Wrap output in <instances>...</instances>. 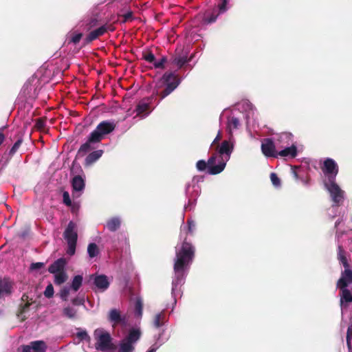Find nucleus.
Returning a JSON list of instances; mask_svg holds the SVG:
<instances>
[{
  "label": "nucleus",
  "instance_id": "nucleus-1",
  "mask_svg": "<svg viewBox=\"0 0 352 352\" xmlns=\"http://www.w3.org/2000/svg\"><path fill=\"white\" fill-rule=\"evenodd\" d=\"M195 247L186 241L185 236L181 245L175 248L174 259V275L172 280L171 297L172 311L177 304V298L182 296V286L185 283L186 276L195 256Z\"/></svg>",
  "mask_w": 352,
  "mask_h": 352
},
{
  "label": "nucleus",
  "instance_id": "nucleus-2",
  "mask_svg": "<svg viewBox=\"0 0 352 352\" xmlns=\"http://www.w3.org/2000/svg\"><path fill=\"white\" fill-rule=\"evenodd\" d=\"M181 80L173 72H166L156 82L152 96L140 100L135 107V117L146 118L155 107L166 96L170 94L180 84Z\"/></svg>",
  "mask_w": 352,
  "mask_h": 352
},
{
  "label": "nucleus",
  "instance_id": "nucleus-3",
  "mask_svg": "<svg viewBox=\"0 0 352 352\" xmlns=\"http://www.w3.org/2000/svg\"><path fill=\"white\" fill-rule=\"evenodd\" d=\"M235 140L232 135L223 140L215 148L214 153L209 158V174L217 175L221 173L230 160L234 151Z\"/></svg>",
  "mask_w": 352,
  "mask_h": 352
},
{
  "label": "nucleus",
  "instance_id": "nucleus-4",
  "mask_svg": "<svg viewBox=\"0 0 352 352\" xmlns=\"http://www.w3.org/2000/svg\"><path fill=\"white\" fill-rule=\"evenodd\" d=\"M116 126L113 120L100 122L96 129L89 135L87 141L82 144L78 151V155L84 156L89 151L96 148V144L100 143L109 134L112 133Z\"/></svg>",
  "mask_w": 352,
  "mask_h": 352
},
{
  "label": "nucleus",
  "instance_id": "nucleus-5",
  "mask_svg": "<svg viewBox=\"0 0 352 352\" xmlns=\"http://www.w3.org/2000/svg\"><path fill=\"white\" fill-rule=\"evenodd\" d=\"M204 177L196 175L192 177L190 182H188L185 187V195L188 202L184 205L185 210H192L197 204V200L199 197L201 188L199 184L203 182Z\"/></svg>",
  "mask_w": 352,
  "mask_h": 352
},
{
  "label": "nucleus",
  "instance_id": "nucleus-6",
  "mask_svg": "<svg viewBox=\"0 0 352 352\" xmlns=\"http://www.w3.org/2000/svg\"><path fill=\"white\" fill-rule=\"evenodd\" d=\"M324 187L329 195L332 201V210H334L333 214L329 215L331 217H336L338 212V207L341 206L345 199V192L337 184L336 180L324 182Z\"/></svg>",
  "mask_w": 352,
  "mask_h": 352
},
{
  "label": "nucleus",
  "instance_id": "nucleus-7",
  "mask_svg": "<svg viewBox=\"0 0 352 352\" xmlns=\"http://www.w3.org/2000/svg\"><path fill=\"white\" fill-rule=\"evenodd\" d=\"M142 334L140 327L130 328L124 337L119 341L116 352H134Z\"/></svg>",
  "mask_w": 352,
  "mask_h": 352
},
{
  "label": "nucleus",
  "instance_id": "nucleus-8",
  "mask_svg": "<svg viewBox=\"0 0 352 352\" xmlns=\"http://www.w3.org/2000/svg\"><path fill=\"white\" fill-rule=\"evenodd\" d=\"M63 237L67 244L66 253L69 256L74 255L78 241L77 225L76 223L72 221L68 223L63 232Z\"/></svg>",
  "mask_w": 352,
  "mask_h": 352
},
{
  "label": "nucleus",
  "instance_id": "nucleus-9",
  "mask_svg": "<svg viewBox=\"0 0 352 352\" xmlns=\"http://www.w3.org/2000/svg\"><path fill=\"white\" fill-rule=\"evenodd\" d=\"M321 169L324 175L323 183L336 180L339 168L338 164L333 159L329 157L324 159Z\"/></svg>",
  "mask_w": 352,
  "mask_h": 352
},
{
  "label": "nucleus",
  "instance_id": "nucleus-10",
  "mask_svg": "<svg viewBox=\"0 0 352 352\" xmlns=\"http://www.w3.org/2000/svg\"><path fill=\"white\" fill-rule=\"evenodd\" d=\"M94 336L97 340L96 343L97 350L105 351L109 349L111 342V337L109 333L102 329H97L94 331Z\"/></svg>",
  "mask_w": 352,
  "mask_h": 352
},
{
  "label": "nucleus",
  "instance_id": "nucleus-11",
  "mask_svg": "<svg viewBox=\"0 0 352 352\" xmlns=\"http://www.w3.org/2000/svg\"><path fill=\"white\" fill-rule=\"evenodd\" d=\"M228 2L229 0H221L211 12H206L204 17V23L209 24L215 22L219 15L225 13L228 10Z\"/></svg>",
  "mask_w": 352,
  "mask_h": 352
},
{
  "label": "nucleus",
  "instance_id": "nucleus-12",
  "mask_svg": "<svg viewBox=\"0 0 352 352\" xmlns=\"http://www.w3.org/2000/svg\"><path fill=\"white\" fill-rule=\"evenodd\" d=\"M47 346L43 340L30 342L29 344L21 345L19 348V352H46Z\"/></svg>",
  "mask_w": 352,
  "mask_h": 352
},
{
  "label": "nucleus",
  "instance_id": "nucleus-13",
  "mask_svg": "<svg viewBox=\"0 0 352 352\" xmlns=\"http://www.w3.org/2000/svg\"><path fill=\"white\" fill-rule=\"evenodd\" d=\"M155 331L153 334L154 343L152 346L159 349L162 345L166 343L168 339L169 336L166 334L167 327L153 329Z\"/></svg>",
  "mask_w": 352,
  "mask_h": 352
},
{
  "label": "nucleus",
  "instance_id": "nucleus-14",
  "mask_svg": "<svg viewBox=\"0 0 352 352\" xmlns=\"http://www.w3.org/2000/svg\"><path fill=\"white\" fill-rule=\"evenodd\" d=\"M90 280L93 281L96 288L102 292L106 291L110 285L108 277L104 274H92L90 276Z\"/></svg>",
  "mask_w": 352,
  "mask_h": 352
},
{
  "label": "nucleus",
  "instance_id": "nucleus-15",
  "mask_svg": "<svg viewBox=\"0 0 352 352\" xmlns=\"http://www.w3.org/2000/svg\"><path fill=\"white\" fill-rule=\"evenodd\" d=\"M107 319L113 327L118 324L125 325L127 322L126 316L122 315L121 312L117 309H111L109 311Z\"/></svg>",
  "mask_w": 352,
  "mask_h": 352
},
{
  "label": "nucleus",
  "instance_id": "nucleus-16",
  "mask_svg": "<svg viewBox=\"0 0 352 352\" xmlns=\"http://www.w3.org/2000/svg\"><path fill=\"white\" fill-rule=\"evenodd\" d=\"M261 151L267 157L277 158L278 152L276 151V145L272 138H266L263 141Z\"/></svg>",
  "mask_w": 352,
  "mask_h": 352
},
{
  "label": "nucleus",
  "instance_id": "nucleus-17",
  "mask_svg": "<svg viewBox=\"0 0 352 352\" xmlns=\"http://www.w3.org/2000/svg\"><path fill=\"white\" fill-rule=\"evenodd\" d=\"M108 30L113 31V28L111 25H103L96 28L92 31H91L85 38V44H88L98 38L99 36L103 35Z\"/></svg>",
  "mask_w": 352,
  "mask_h": 352
},
{
  "label": "nucleus",
  "instance_id": "nucleus-18",
  "mask_svg": "<svg viewBox=\"0 0 352 352\" xmlns=\"http://www.w3.org/2000/svg\"><path fill=\"white\" fill-rule=\"evenodd\" d=\"M167 308L168 306L166 305L164 309L154 315L152 322L153 329L168 327V317L165 314V309Z\"/></svg>",
  "mask_w": 352,
  "mask_h": 352
},
{
  "label": "nucleus",
  "instance_id": "nucleus-19",
  "mask_svg": "<svg viewBox=\"0 0 352 352\" xmlns=\"http://www.w3.org/2000/svg\"><path fill=\"white\" fill-rule=\"evenodd\" d=\"M278 147L282 148V149L278 151L277 158L279 157L284 158H294L298 155L297 147L292 143L291 145H278Z\"/></svg>",
  "mask_w": 352,
  "mask_h": 352
},
{
  "label": "nucleus",
  "instance_id": "nucleus-20",
  "mask_svg": "<svg viewBox=\"0 0 352 352\" xmlns=\"http://www.w3.org/2000/svg\"><path fill=\"white\" fill-rule=\"evenodd\" d=\"M352 283V270L349 267L344 268L342 272L341 276L337 282L338 287H347Z\"/></svg>",
  "mask_w": 352,
  "mask_h": 352
},
{
  "label": "nucleus",
  "instance_id": "nucleus-21",
  "mask_svg": "<svg viewBox=\"0 0 352 352\" xmlns=\"http://www.w3.org/2000/svg\"><path fill=\"white\" fill-rule=\"evenodd\" d=\"M340 289V305L342 311L347 308L349 304L352 302V294L347 287H338Z\"/></svg>",
  "mask_w": 352,
  "mask_h": 352
},
{
  "label": "nucleus",
  "instance_id": "nucleus-22",
  "mask_svg": "<svg viewBox=\"0 0 352 352\" xmlns=\"http://www.w3.org/2000/svg\"><path fill=\"white\" fill-rule=\"evenodd\" d=\"M66 265V259L65 258H59L50 265L48 272L52 274L64 272Z\"/></svg>",
  "mask_w": 352,
  "mask_h": 352
},
{
  "label": "nucleus",
  "instance_id": "nucleus-23",
  "mask_svg": "<svg viewBox=\"0 0 352 352\" xmlns=\"http://www.w3.org/2000/svg\"><path fill=\"white\" fill-rule=\"evenodd\" d=\"M72 186L73 188V194L80 192L78 196H80L85 189V183L84 178L80 175H76L72 180Z\"/></svg>",
  "mask_w": 352,
  "mask_h": 352
},
{
  "label": "nucleus",
  "instance_id": "nucleus-24",
  "mask_svg": "<svg viewBox=\"0 0 352 352\" xmlns=\"http://www.w3.org/2000/svg\"><path fill=\"white\" fill-rule=\"evenodd\" d=\"M122 224V219L118 217H113L109 219L105 224V228H107L109 231L114 232L120 229Z\"/></svg>",
  "mask_w": 352,
  "mask_h": 352
},
{
  "label": "nucleus",
  "instance_id": "nucleus-25",
  "mask_svg": "<svg viewBox=\"0 0 352 352\" xmlns=\"http://www.w3.org/2000/svg\"><path fill=\"white\" fill-rule=\"evenodd\" d=\"M12 283L8 278H0V298L10 295L12 293Z\"/></svg>",
  "mask_w": 352,
  "mask_h": 352
},
{
  "label": "nucleus",
  "instance_id": "nucleus-26",
  "mask_svg": "<svg viewBox=\"0 0 352 352\" xmlns=\"http://www.w3.org/2000/svg\"><path fill=\"white\" fill-rule=\"evenodd\" d=\"M196 229V223L194 220L188 219L186 222V225L184 223L181 226L180 232V239H182V236L184 234H192Z\"/></svg>",
  "mask_w": 352,
  "mask_h": 352
},
{
  "label": "nucleus",
  "instance_id": "nucleus-27",
  "mask_svg": "<svg viewBox=\"0 0 352 352\" xmlns=\"http://www.w3.org/2000/svg\"><path fill=\"white\" fill-rule=\"evenodd\" d=\"M292 135L290 133H282L278 134L277 138L275 139L276 142V146L278 145H290L292 143Z\"/></svg>",
  "mask_w": 352,
  "mask_h": 352
},
{
  "label": "nucleus",
  "instance_id": "nucleus-28",
  "mask_svg": "<svg viewBox=\"0 0 352 352\" xmlns=\"http://www.w3.org/2000/svg\"><path fill=\"white\" fill-rule=\"evenodd\" d=\"M104 151L98 149L90 153L85 160V164L86 166H90L98 160L102 155Z\"/></svg>",
  "mask_w": 352,
  "mask_h": 352
},
{
  "label": "nucleus",
  "instance_id": "nucleus-29",
  "mask_svg": "<svg viewBox=\"0 0 352 352\" xmlns=\"http://www.w3.org/2000/svg\"><path fill=\"white\" fill-rule=\"evenodd\" d=\"M82 280H83V278H82V275L75 276L72 280V283H71V285L69 286V287L74 292H78V289L82 286Z\"/></svg>",
  "mask_w": 352,
  "mask_h": 352
},
{
  "label": "nucleus",
  "instance_id": "nucleus-30",
  "mask_svg": "<svg viewBox=\"0 0 352 352\" xmlns=\"http://www.w3.org/2000/svg\"><path fill=\"white\" fill-rule=\"evenodd\" d=\"M338 259L340 263L343 265L344 268L349 267V264L345 255V251L340 245L338 246Z\"/></svg>",
  "mask_w": 352,
  "mask_h": 352
},
{
  "label": "nucleus",
  "instance_id": "nucleus-31",
  "mask_svg": "<svg viewBox=\"0 0 352 352\" xmlns=\"http://www.w3.org/2000/svg\"><path fill=\"white\" fill-rule=\"evenodd\" d=\"M78 310L71 306H67L63 309V315L69 319H75L77 318Z\"/></svg>",
  "mask_w": 352,
  "mask_h": 352
},
{
  "label": "nucleus",
  "instance_id": "nucleus-32",
  "mask_svg": "<svg viewBox=\"0 0 352 352\" xmlns=\"http://www.w3.org/2000/svg\"><path fill=\"white\" fill-rule=\"evenodd\" d=\"M240 126L239 120L236 117H231L228 120V129L230 135H232V131L237 129Z\"/></svg>",
  "mask_w": 352,
  "mask_h": 352
},
{
  "label": "nucleus",
  "instance_id": "nucleus-33",
  "mask_svg": "<svg viewBox=\"0 0 352 352\" xmlns=\"http://www.w3.org/2000/svg\"><path fill=\"white\" fill-rule=\"evenodd\" d=\"M143 309V302L141 298L138 297L135 301L134 314L138 318H142Z\"/></svg>",
  "mask_w": 352,
  "mask_h": 352
},
{
  "label": "nucleus",
  "instance_id": "nucleus-34",
  "mask_svg": "<svg viewBox=\"0 0 352 352\" xmlns=\"http://www.w3.org/2000/svg\"><path fill=\"white\" fill-rule=\"evenodd\" d=\"M87 254L90 258L97 256L99 254V249L95 243H90L87 246Z\"/></svg>",
  "mask_w": 352,
  "mask_h": 352
},
{
  "label": "nucleus",
  "instance_id": "nucleus-35",
  "mask_svg": "<svg viewBox=\"0 0 352 352\" xmlns=\"http://www.w3.org/2000/svg\"><path fill=\"white\" fill-rule=\"evenodd\" d=\"M54 282L56 285H60L64 283L67 279V276L65 271L60 272L57 274H54Z\"/></svg>",
  "mask_w": 352,
  "mask_h": 352
},
{
  "label": "nucleus",
  "instance_id": "nucleus-36",
  "mask_svg": "<svg viewBox=\"0 0 352 352\" xmlns=\"http://www.w3.org/2000/svg\"><path fill=\"white\" fill-rule=\"evenodd\" d=\"M85 296L84 294H78L77 296L72 299V303L74 306H80L82 305L84 307L85 309H87L85 305Z\"/></svg>",
  "mask_w": 352,
  "mask_h": 352
},
{
  "label": "nucleus",
  "instance_id": "nucleus-37",
  "mask_svg": "<svg viewBox=\"0 0 352 352\" xmlns=\"http://www.w3.org/2000/svg\"><path fill=\"white\" fill-rule=\"evenodd\" d=\"M196 168L199 171H204L208 169V173H209V160L208 162L204 160H199L196 164Z\"/></svg>",
  "mask_w": 352,
  "mask_h": 352
},
{
  "label": "nucleus",
  "instance_id": "nucleus-38",
  "mask_svg": "<svg viewBox=\"0 0 352 352\" xmlns=\"http://www.w3.org/2000/svg\"><path fill=\"white\" fill-rule=\"evenodd\" d=\"M187 63V58L184 56H176L173 60V63L176 65L179 68L183 67Z\"/></svg>",
  "mask_w": 352,
  "mask_h": 352
},
{
  "label": "nucleus",
  "instance_id": "nucleus-39",
  "mask_svg": "<svg viewBox=\"0 0 352 352\" xmlns=\"http://www.w3.org/2000/svg\"><path fill=\"white\" fill-rule=\"evenodd\" d=\"M82 36V34L80 32H72L69 35V41L70 43L74 44L78 43Z\"/></svg>",
  "mask_w": 352,
  "mask_h": 352
},
{
  "label": "nucleus",
  "instance_id": "nucleus-40",
  "mask_svg": "<svg viewBox=\"0 0 352 352\" xmlns=\"http://www.w3.org/2000/svg\"><path fill=\"white\" fill-rule=\"evenodd\" d=\"M23 142L22 138H19L16 142L13 144L12 148L9 151V155L12 156L14 155L16 151H18L19 148L21 146V144Z\"/></svg>",
  "mask_w": 352,
  "mask_h": 352
},
{
  "label": "nucleus",
  "instance_id": "nucleus-41",
  "mask_svg": "<svg viewBox=\"0 0 352 352\" xmlns=\"http://www.w3.org/2000/svg\"><path fill=\"white\" fill-rule=\"evenodd\" d=\"M270 179L273 184V186L276 188H279L281 186V181L278 177V175L275 173H272L270 174Z\"/></svg>",
  "mask_w": 352,
  "mask_h": 352
},
{
  "label": "nucleus",
  "instance_id": "nucleus-42",
  "mask_svg": "<svg viewBox=\"0 0 352 352\" xmlns=\"http://www.w3.org/2000/svg\"><path fill=\"white\" fill-rule=\"evenodd\" d=\"M32 89H34V88L32 87V85H25L23 88H22V90H21V94H23L24 96L28 99L32 97V96L30 95V91L32 90Z\"/></svg>",
  "mask_w": 352,
  "mask_h": 352
},
{
  "label": "nucleus",
  "instance_id": "nucleus-43",
  "mask_svg": "<svg viewBox=\"0 0 352 352\" xmlns=\"http://www.w3.org/2000/svg\"><path fill=\"white\" fill-rule=\"evenodd\" d=\"M71 288L68 286L64 287L60 292V297L63 300H67Z\"/></svg>",
  "mask_w": 352,
  "mask_h": 352
},
{
  "label": "nucleus",
  "instance_id": "nucleus-44",
  "mask_svg": "<svg viewBox=\"0 0 352 352\" xmlns=\"http://www.w3.org/2000/svg\"><path fill=\"white\" fill-rule=\"evenodd\" d=\"M78 332L76 333V336L80 340H89L90 339L89 336L88 335L87 332L85 330H81L80 329H78Z\"/></svg>",
  "mask_w": 352,
  "mask_h": 352
},
{
  "label": "nucleus",
  "instance_id": "nucleus-45",
  "mask_svg": "<svg viewBox=\"0 0 352 352\" xmlns=\"http://www.w3.org/2000/svg\"><path fill=\"white\" fill-rule=\"evenodd\" d=\"M167 58L166 56H162L160 60H156L153 63V66L156 69L164 68V64L166 63Z\"/></svg>",
  "mask_w": 352,
  "mask_h": 352
},
{
  "label": "nucleus",
  "instance_id": "nucleus-46",
  "mask_svg": "<svg viewBox=\"0 0 352 352\" xmlns=\"http://www.w3.org/2000/svg\"><path fill=\"white\" fill-rule=\"evenodd\" d=\"M54 287L52 284H49L44 291V295L46 298H50L54 296Z\"/></svg>",
  "mask_w": 352,
  "mask_h": 352
},
{
  "label": "nucleus",
  "instance_id": "nucleus-47",
  "mask_svg": "<svg viewBox=\"0 0 352 352\" xmlns=\"http://www.w3.org/2000/svg\"><path fill=\"white\" fill-rule=\"evenodd\" d=\"M143 58L149 63H153L155 62V55L152 52H148L143 54Z\"/></svg>",
  "mask_w": 352,
  "mask_h": 352
},
{
  "label": "nucleus",
  "instance_id": "nucleus-48",
  "mask_svg": "<svg viewBox=\"0 0 352 352\" xmlns=\"http://www.w3.org/2000/svg\"><path fill=\"white\" fill-rule=\"evenodd\" d=\"M44 266L45 263L43 262L32 263L30 266V270L31 271H36L43 268Z\"/></svg>",
  "mask_w": 352,
  "mask_h": 352
},
{
  "label": "nucleus",
  "instance_id": "nucleus-49",
  "mask_svg": "<svg viewBox=\"0 0 352 352\" xmlns=\"http://www.w3.org/2000/svg\"><path fill=\"white\" fill-rule=\"evenodd\" d=\"M63 203L67 206H70L71 204H72V201H71V199H70V197H69V194L65 191L63 194Z\"/></svg>",
  "mask_w": 352,
  "mask_h": 352
},
{
  "label": "nucleus",
  "instance_id": "nucleus-50",
  "mask_svg": "<svg viewBox=\"0 0 352 352\" xmlns=\"http://www.w3.org/2000/svg\"><path fill=\"white\" fill-rule=\"evenodd\" d=\"M35 126L37 129L42 130L45 126V121L43 119H38L36 120Z\"/></svg>",
  "mask_w": 352,
  "mask_h": 352
},
{
  "label": "nucleus",
  "instance_id": "nucleus-51",
  "mask_svg": "<svg viewBox=\"0 0 352 352\" xmlns=\"http://www.w3.org/2000/svg\"><path fill=\"white\" fill-rule=\"evenodd\" d=\"M132 16H133V12L131 11L126 12V13H124L122 15V17H123L122 22L126 23V21H128L129 20L132 19Z\"/></svg>",
  "mask_w": 352,
  "mask_h": 352
},
{
  "label": "nucleus",
  "instance_id": "nucleus-52",
  "mask_svg": "<svg viewBox=\"0 0 352 352\" xmlns=\"http://www.w3.org/2000/svg\"><path fill=\"white\" fill-rule=\"evenodd\" d=\"M98 21L96 18L91 19L89 23V28H91L96 27L98 25Z\"/></svg>",
  "mask_w": 352,
  "mask_h": 352
},
{
  "label": "nucleus",
  "instance_id": "nucleus-53",
  "mask_svg": "<svg viewBox=\"0 0 352 352\" xmlns=\"http://www.w3.org/2000/svg\"><path fill=\"white\" fill-rule=\"evenodd\" d=\"M220 138H221V133H220V131H219L217 135L213 140V142L211 144V146H214V145L219 141Z\"/></svg>",
  "mask_w": 352,
  "mask_h": 352
},
{
  "label": "nucleus",
  "instance_id": "nucleus-54",
  "mask_svg": "<svg viewBox=\"0 0 352 352\" xmlns=\"http://www.w3.org/2000/svg\"><path fill=\"white\" fill-rule=\"evenodd\" d=\"M351 338H349V336H346V345H347V347H348V349L349 351H351L352 350V346H351Z\"/></svg>",
  "mask_w": 352,
  "mask_h": 352
},
{
  "label": "nucleus",
  "instance_id": "nucleus-55",
  "mask_svg": "<svg viewBox=\"0 0 352 352\" xmlns=\"http://www.w3.org/2000/svg\"><path fill=\"white\" fill-rule=\"evenodd\" d=\"M349 336V338H351V336H352V324L351 325L349 326L348 329H347V332H346V336Z\"/></svg>",
  "mask_w": 352,
  "mask_h": 352
},
{
  "label": "nucleus",
  "instance_id": "nucleus-56",
  "mask_svg": "<svg viewBox=\"0 0 352 352\" xmlns=\"http://www.w3.org/2000/svg\"><path fill=\"white\" fill-rule=\"evenodd\" d=\"M157 350V349L151 346L146 352H156Z\"/></svg>",
  "mask_w": 352,
  "mask_h": 352
},
{
  "label": "nucleus",
  "instance_id": "nucleus-57",
  "mask_svg": "<svg viewBox=\"0 0 352 352\" xmlns=\"http://www.w3.org/2000/svg\"><path fill=\"white\" fill-rule=\"evenodd\" d=\"M333 212L334 210H332V206L328 210V215L330 218L333 219V217H331L330 215H329V213L332 215L333 214Z\"/></svg>",
  "mask_w": 352,
  "mask_h": 352
},
{
  "label": "nucleus",
  "instance_id": "nucleus-58",
  "mask_svg": "<svg viewBox=\"0 0 352 352\" xmlns=\"http://www.w3.org/2000/svg\"><path fill=\"white\" fill-rule=\"evenodd\" d=\"M292 174L294 175V177H295L296 179H298V173H296V170H292Z\"/></svg>",
  "mask_w": 352,
  "mask_h": 352
},
{
  "label": "nucleus",
  "instance_id": "nucleus-59",
  "mask_svg": "<svg viewBox=\"0 0 352 352\" xmlns=\"http://www.w3.org/2000/svg\"><path fill=\"white\" fill-rule=\"evenodd\" d=\"M340 222H341V220L338 219L335 223V228H337L338 226V225L340 223Z\"/></svg>",
  "mask_w": 352,
  "mask_h": 352
},
{
  "label": "nucleus",
  "instance_id": "nucleus-60",
  "mask_svg": "<svg viewBox=\"0 0 352 352\" xmlns=\"http://www.w3.org/2000/svg\"><path fill=\"white\" fill-rule=\"evenodd\" d=\"M303 182H304L305 184H308L307 181H304Z\"/></svg>",
  "mask_w": 352,
  "mask_h": 352
}]
</instances>
